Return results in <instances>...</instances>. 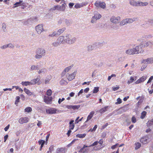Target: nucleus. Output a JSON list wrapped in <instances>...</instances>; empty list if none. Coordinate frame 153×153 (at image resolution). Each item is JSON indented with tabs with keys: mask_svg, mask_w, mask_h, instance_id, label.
<instances>
[{
	"mask_svg": "<svg viewBox=\"0 0 153 153\" xmlns=\"http://www.w3.org/2000/svg\"><path fill=\"white\" fill-rule=\"evenodd\" d=\"M153 79V76H151L150 77V78H149V79L148 81L147 82V83H149L150 82H151V81Z\"/></svg>",
	"mask_w": 153,
	"mask_h": 153,
	"instance_id": "nucleus-64",
	"label": "nucleus"
},
{
	"mask_svg": "<svg viewBox=\"0 0 153 153\" xmlns=\"http://www.w3.org/2000/svg\"><path fill=\"white\" fill-rule=\"evenodd\" d=\"M147 113L146 111H143L141 113V115L140 117V118L141 119H144L146 114Z\"/></svg>",
	"mask_w": 153,
	"mask_h": 153,
	"instance_id": "nucleus-45",
	"label": "nucleus"
},
{
	"mask_svg": "<svg viewBox=\"0 0 153 153\" xmlns=\"http://www.w3.org/2000/svg\"><path fill=\"white\" fill-rule=\"evenodd\" d=\"M99 90V87H95L94 88V89L93 91V92L94 93H97Z\"/></svg>",
	"mask_w": 153,
	"mask_h": 153,
	"instance_id": "nucleus-48",
	"label": "nucleus"
},
{
	"mask_svg": "<svg viewBox=\"0 0 153 153\" xmlns=\"http://www.w3.org/2000/svg\"><path fill=\"white\" fill-rule=\"evenodd\" d=\"M65 38L64 36H59L57 39V41L59 42L60 44H64L65 43Z\"/></svg>",
	"mask_w": 153,
	"mask_h": 153,
	"instance_id": "nucleus-21",
	"label": "nucleus"
},
{
	"mask_svg": "<svg viewBox=\"0 0 153 153\" xmlns=\"http://www.w3.org/2000/svg\"><path fill=\"white\" fill-rule=\"evenodd\" d=\"M117 102H116L115 104H120L122 102V100L120 98H118L117 100Z\"/></svg>",
	"mask_w": 153,
	"mask_h": 153,
	"instance_id": "nucleus-52",
	"label": "nucleus"
},
{
	"mask_svg": "<svg viewBox=\"0 0 153 153\" xmlns=\"http://www.w3.org/2000/svg\"><path fill=\"white\" fill-rule=\"evenodd\" d=\"M7 45V47H9L11 48H13L14 47V45L11 43H9Z\"/></svg>",
	"mask_w": 153,
	"mask_h": 153,
	"instance_id": "nucleus-55",
	"label": "nucleus"
},
{
	"mask_svg": "<svg viewBox=\"0 0 153 153\" xmlns=\"http://www.w3.org/2000/svg\"><path fill=\"white\" fill-rule=\"evenodd\" d=\"M65 23L66 24V25L67 26H69L70 24V23L69 20H68L67 19H65Z\"/></svg>",
	"mask_w": 153,
	"mask_h": 153,
	"instance_id": "nucleus-58",
	"label": "nucleus"
},
{
	"mask_svg": "<svg viewBox=\"0 0 153 153\" xmlns=\"http://www.w3.org/2000/svg\"><path fill=\"white\" fill-rule=\"evenodd\" d=\"M143 44L142 42H141L139 45L136 46L135 48H134L136 54H139V53H143V50L142 49L143 47Z\"/></svg>",
	"mask_w": 153,
	"mask_h": 153,
	"instance_id": "nucleus-5",
	"label": "nucleus"
},
{
	"mask_svg": "<svg viewBox=\"0 0 153 153\" xmlns=\"http://www.w3.org/2000/svg\"><path fill=\"white\" fill-rule=\"evenodd\" d=\"M37 33L39 34H40L43 31V26L42 25H38L36 26L35 27Z\"/></svg>",
	"mask_w": 153,
	"mask_h": 153,
	"instance_id": "nucleus-16",
	"label": "nucleus"
},
{
	"mask_svg": "<svg viewBox=\"0 0 153 153\" xmlns=\"http://www.w3.org/2000/svg\"><path fill=\"white\" fill-rule=\"evenodd\" d=\"M40 76H38L36 79H34L30 81L31 85H35L40 80Z\"/></svg>",
	"mask_w": 153,
	"mask_h": 153,
	"instance_id": "nucleus-19",
	"label": "nucleus"
},
{
	"mask_svg": "<svg viewBox=\"0 0 153 153\" xmlns=\"http://www.w3.org/2000/svg\"><path fill=\"white\" fill-rule=\"evenodd\" d=\"M149 141V138L147 136H145L141 138L140 142L143 144H146Z\"/></svg>",
	"mask_w": 153,
	"mask_h": 153,
	"instance_id": "nucleus-12",
	"label": "nucleus"
},
{
	"mask_svg": "<svg viewBox=\"0 0 153 153\" xmlns=\"http://www.w3.org/2000/svg\"><path fill=\"white\" fill-rule=\"evenodd\" d=\"M21 84L23 86H27V85H31V83H30V81H26V82H22L21 83Z\"/></svg>",
	"mask_w": 153,
	"mask_h": 153,
	"instance_id": "nucleus-27",
	"label": "nucleus"
},
{
	"mask_svg": "<svg viewBox=\"0 0 153 153\" xmlns=\"http://www.w3.org/2000/svg\"><path fill=\"white\" fill-rule=\"evenodd\" d=\"M138 20V18L137 17L133 18H126L123 20L120 23V25H124L127 23H131L135 21H137Z\"/></svg>",
	"mask_w": 153,
	"mask_h": 153,
	"instance_id": "nucleus-4",
	"label": "nucleus"
},
{
	"mask_svg": "<svg viewBox=\"0 0 153 153\" xmlns=\"http://www.w3.org/2000/svg\"><path fill=\"white\" fill-rule=\"evenodd\" d=\"M58 35L56 31H53L51 33L49 34L48 35L49 37H53Z\"/></svg>",
	"mask_w": 153,
	"mask_h": 153,
	"instance_id": "nucleus-32",
	"label": "nucleus"
},
{
	"mask_svg": "<svg viewBox=\"0 0 153 153\" xmlns=\"http://www.w3.org/2000/svg\"><path fill=\"white\" fill-rule=\"evenodd\" d=\"M38 143L39 145H44L45 143V141L43 140H40L39 141Z\"/></svg>",
	"mask_w": 153,
	"mask_h": 153,
	"instance_id": "nucleus-53",
	"label": "nucleus"
},
{
	"mask_svg": "<svg viewBox=\"0 0 153 153\" xmlns=\"http://www.w3.org/2000/svg\"><path fill=\"white\" fill-rule=\"evenodd\" d=\"M65 4H63L62 5H56L54 7L52 8V9L53 10H59L62 11H64L65 9Z\"/></svg>",
	"mask_w": 153,
	"mask_h": 153,
	"instance_id": "nucleus-7",
	"label": "nucleus"
},
{
	"mask_svg": "<svg viewBox=\"0 0 153 153\" xmlns=\"http://www.w3.org/2000/svg\"><path fill=\"white\" fill-rule=\"evenodd\" d=\"M112 28L114 29H117L118 28V26L115 25H113Z\"/></svg>",
	"mask_w": 153,
	"mask_h": 153,
	"instance_id": "nucleus-61",
	"label": "nucleus"
},
{
	"mask_svg": "<svg viewBox=\"0 0 153 153\" xmlns=\"http://www.w3.org/2000/svg\"><path fill=\"white\" fill-rule=\"evenodd\" d=\"M52 99L53 98L51 97L45 96L44 97V101L47 104H50Z\"/></svg>",
	"mask_w": 153,
	"mask_h": 153,
	"instance_id": "nucleus-13",
	"label": "nucleus"
},
{
	"mask_svg": "<svg viewBox=\"0 0 153 153\" xmlns=\"http://www.w3.org/2000/svg\"><path fill=\"white\" fill-rule=\"evenodd\" d=\"M38 65H33L31 66L30 67V70H38Z\"/></svg>",
	"mask_w": 153,
	"mask_h": 153,
	"instance_id": "nucleus-36",
	"label": "nucleus"
},
{
	"mask_svg": "<svg viewBox=\"0 0 153 153\" xmlns=\"http://www.w3.org/2000/svg\"><path fill=\"white\" fill-rule=\"evenodd\" d=\"M132 122L133 123H135L136 122V119L134 116H133L131 118Z\"/></svg>",
	"mask_w": 153,
	"mask_h": 153,
	"instance_id": "nucleus-56",
	"label": "nucleus"
},
{
	"mask_svg": "<svg viewBox=\"0 0 153 153\" xmlns=\"http://www.w3.org/2000/svg\"><path fill=\"white\" fill-rule=\"evenodd\" d=\"M2 28L3 30L4 31H5V30L6 29V25L5 23H3L2 24Z\"/></svg>",
	"mask_w": 153,
	"mask_h": 153,
	"instance_id": "nucleus-50",
	"label": "nucleus"
},
{
	"mask_svg": "<svg viewBox=\"0 0 153 153\" xmlns=\"http://www.w3.org/2000/svg\"><path fill=\"white\" fill-rule=\"evenodd\" d=\"M146 76H143L141 78L139 79L136 81L135 82V84H138L139 83L143 82L146 80Z\"/></svg>",
	"mask_w": 153,
	"mask_h": 153,
	"instance_id": "nucleus-20",
	"label": "nucleus"
},
{
	"mask_svg": "<svg viewBox=\"0 0 153 153\" xmlns=\"http://www.w3.org/2000/svg\"><path fill=\"white\" fill-rule=\"evenodd\" d=\"M147 65H143L141 67L140 70L141 71H143V70L146 67Z\"/></svg>",
	"mask_w": 153,
	"mask_h": 153,
	"instance_id": "nucleus-60",
	"label": "nucleus"
},
{
	"mask_svg": "<svg viewBox=\"0 0 153 153\" xmlns=\"http://www.w3.org/2000/svg\"><path fill=\"white\" fill-rule=\"evenodd\" d=\"M129 3L131 5L135 7L144 6L148 4V3L146 2H143L140 1H136L134 0H130Z\"/></svg>",
	"mask_w": 153,
	"mask_h": 153,
	"instance_id": "nucleus-2",
	"label": "nucleus"
},
{
	"mask_svg": "<svg viewBox=\"0 0 153 153\" xmlns=\"http://www.w3.org/2000/svg\"><path fill=\"white\" fill-rule=\"evenodd\" d=\"M142 43L143 44V47H147L149 45L148 42H146V41L143 42Z\"/></svg>",
	"mask_w": 153,
	"mask_h": 153,
	"instance_id": "nucleus-47",
	"label": "nucleus"
},
{
	"mask_svg": "<svg viewBox=\"0 0 153 153\" xmlns=\"http://www.w3.org/2000/svg\"><path fill=\"white\" fill-rule=\"evenodd\" d=\"M65 100V98H62V99L59 98V99L58 102L59 104H60L61 102Z\"/></svg>",
	"mask_w": 153,
	"mask_h": 153,
	"instance_id": "nucleus-59",
	"label": "nucleus"
},
{
	"mask_svg": "<svg viewBox=\"0 0 153 153\" xmlns=\"http://www.w3.org/2000/svg\"><path fill=\"white\" fill-rule=\"evenodd\" d=\"M73 65H72L69 66L68 67L65 68L64 70L66 72H67L70 70V69L73 67Z\"/></svg>",
	"mask_w": 153,
	"mask_h": 153,
	"instance_id": "nucleus-38",
	"label": "nucleus"
},
{
	"mask_svg": "<svg viewBox=\"0 0 153 153\" xmlns=\"http://www.w3.org/2000/svg\"><path fill=\"white\" fill-rule=\"evenodd\" d=\"M86 135V134H76V137H77L82 138L85 137Z\"/></svg>",
	"mask_w": 153,
	"mask_h": 153,
	"instance_id": "nucleus-30",
	"label": "nucleus"
},
{
	"mask_svg": "<svg viewBox=\"0 0 153 153\" xmlns=\"http://www.w3.org/2000/svg\"><path fill=\"white\" fill-rule=\"evenodd\" d=\"M7 48V45H4L0 47V48L2 49H5Z\"/></svg>",
	"mask_w": 153,
	"mask_h": 153,
	"instance_id": "nucleus-57",
	"label": "nucleus"
},
{
	"mask_svg": "<svg viewBox=\"0 0 153 153\" xmlns=\"http://www.w3.org/2000/svg\"><path fill=\"white\" fill-rule=\"evenodd\" d=\"M153 125V118L149 120L147 123V125L148 127H150Z\"/></svg>",
	"mask_w": 153,
	"mask_h": 153,
	"instance_id": "nucleus-31",
	"label": "nucleus"
},
{
	"mask_svg": "<svg viewBox=\"0 0 153 153\" xmlns=\"http://www.w3.org/2000/svg\"><path fill=\"white\" fill-rule=\"evenodd\" d=\"M29 121V118L27 117H22L20 118L19 120V123L22 124L27 123Z\"/></svg>",
	"mask_w": 153,
	"mask_h": 153,
	"instance_id": "nucleus-14",
	"label": "nucleus"
},
{
	"mask_svg": "<svg viewBox=\"0 0 153 153\" xmlns=\"http://www.w3.org/2000/svg\"><path fill=\"white\" fill-rule=\"evenodd\" d=\"M134 49V48L132 49H129L126 50L125 52L126 54L129 55H133L136 54V53L135 52V51Z\"/></svg>",
	"mask_w": 153,
	"mask_h": 153,
	"instance_id": "nucleus-18",
	"label": "nucleus"
},
{
	"mask_svg": "<svg viewBox=\"0 0 153 153\" xmlns=\"http://www.w3.org/2000/svg\"><path fill=\"white\" fill-rule=\"evenodd\" d=\"M89 147V146L84 145L83 147L81 148L78 151L79 153H87L89 151V149L88 147Z\"/></svg>",
	"mask_w": 153,
	"mask_h": 153,
	"instance_id": "nucleus-10",
	"label": "nucleus"
},
{
	"mask_svg": "<svg viewBox=\"0 0 153 153\" xmlns=\"http://www.w3.org/2000/svg\"><path fill=\"white\" fill-rule=\"evenodd\" d=\"M153 36L151 34H149L147 35H145L143 36V38L145 39H150Z\"/></svg>",
	"mask_w": 153,
	"mask_h": 153,
	"instance_id": "nucleus-43",
	"label": "nucleus"
},
{
	"mask_svg": "<svg viewBox=\"0 0 153 153\" xmlns=\"http://www.w3.org/2000/svg\"><path fill=\"white\" fill-rule=\"evenodd\" d=\"M95 46V44H93L92 45H89L87 47L88 51L89 52L92 51L94 49Z\"/></svg>",
	"mask_w": 153,
	"mask_h": 153,
	"instance_id": "nucleus-24",
	"label": "nucleus"
},
{
	"mask_svg": "<svg viewBox=\"0 0 153 153\" xmlns=\"http://www.w3.org/2000/svg\"><path fill=\"white\" fill-rule=\"evenodd\" d=\"M15 6L13 7H16L19 6H22V8L24 9L26 6V4L22 1L20 0L19 2H16L14 4Z\"/></svg>",
	"mask_w": 153,
	"mask_h": 153,
	"instance_id": "nucleus-9",
	"label": "nucleus"
},
{
	"mask_svg": "<svg viewBox=\"0 0 153 153\" xmlns=\"http://www.w3.org/2000/svg\"><path fill=\"white\" fill-rule=\"evenodd\" d=\"M57 110L55 108H50L49 109L46 110V112L48 114H54L56 113V111Z\"/></svg>",
	"mask_w": 153,
	"mask_h": 153,
	"instance_id": "nucleus-17",
	"label": "nucleus"
},
{
	"mask_svg": "<svg viewBox=\"0 0 153 153\" xmlns=\"http://www.w3.org/2000/svg\"><path fill=\"white\" fill-rule=\"evenodd\" d=\"M135 149L137 150L139 149L141 146V144L138 142L136 143H135Z\"/></svg>",
	"mask_w": 153,
	"mask_h": 153,
	"instance_id": "nucleus-42",
	"label": "nucleus"
},
{
	"mask_svg": "<svg viewBox=\"0 0 153 153\" xmlns=\"http://www.w3.org/2000/svg\"><path fill=\"white\" fill-rule=\"evenodd\" d=\"M36 54L35 58L37 59H39L44 56L46 54V51L44 48H38L36 51Z\"/></svg>",
	"mask_w": 153,
	"mask_h": 153,
	"instance_id": "nucleus-1",
	"label": "nucleus"
},
{
	"mask_svg": "<svg viewBox=\"0 0 153 153\" xmlns=\"http://www.w3.org/2000/svg\"><path fill=\"white\" fill-rule=\"evenodd\" d=\"M146 60L147 63H152L153 62V57L148 58L146 59Z\"/></svg>",
	"mask_w": 153,
	"mask_h": 153,
	"instance_id": "nucleus-29",
	"label": "nucleus"
},
{
	"mask_svg": "<svg viewBox=\"0 0 153 153\" xmlns=\"http://www.w3.org/2000/svg\"><path fill=\"white\" fill-rule=\"evenodd\" d=\"M46 71V70L45 68H43L39 70L38 71V72L39 74H41L42 73H44Z\"/></svg>",
	"mask_w": 153,
	"mask_h": 153,
	"instance_id": "nucleus-37",
	"label": "nucleus"
},
{
	"mask_svg": "<svg viewBox=\"0 0 153 153\" xmlns=\"http://www.w3.org/2000/svg\"><path fill=\"white\" fill-rule=\"evenodd\" d=\"M51 78V76H47L45 80V83L47 84L49 82Z\"/></svg>",
	"mask_w": 153,
	"mask_h": 153,
	"instance_id": "nucleus-44",
	"label": "nucleus"
},
{
	"mask_svg": "<svg viewBox=\"0 0 153 153\" xmlns=\"http://www.w3.org/2000/svg\"><path fill=\"white\" fill-rule=\"evenodd\" d=\"M134 81H135L134 78L132 76H131L130 77L129 80L127 82V83L128 84H130L133 82Z\"/></svg>",
	"mask_w": 153,
	"mask_h": 153,
	"instance_id": "nucleus-41",
	"label": "nucleus"
},
{
	"mask_svg": "<svg viewBox=\"0 0 153 153\" xmlns=\"http://www.w3.org/2000/svg\"><path fill=\"white\" fill-rule=\"evenodd\" d=\"M98 143V141H96L94 142L93 144L89 146V147L97 145Z\"/></svg>",
	"mask_w": 153,
	"mask_h": 153,
	"instance_id": "nucleus-54",
	"label": "nucleus"
},
{
	"mask_svg": "<svg viewBox=\"0 0 153 153\" xmlns=\"http://www.w3.org/2000/svg\"><path fill=\"white\" fill-rule=\"evenodd\" d=\"M57 153H65V148H62L57 149Z\"/></svg>",
	"mask_w": 153,
	"mask_h": 153,
	"instance_id": "nucleus-28",
	"label": "nucleus"
},
{
	"mask_svg": "<svg viewBox=\"0 0 153 153\" xmlns=\"http://www.w3.org/2000/svg\"><path fill=\"white\" fill-rule=\"evenodd\" d=\"M32 111V109L31 107H27L25 108V112L29 113L31 112Z\"/></svg>",
	"mask_w": 153,
	"mask_h": 153,
	"instance_id": "nucleus-39",
	"label": "nucleus"
},
{
	"mask_svg": "<svg viewBox=\"0 0 153 153\" xmlns=\"http://www.w3.org/2000/svg\"><path fill=\"white\" fill-rule=\"evenodd\" d=\"M120 20V18L119 16L117 17L114 16H112L110 18V20L111 22L114 24H117L118 22H119Z\"/></svg>",
	"mask_w": 153,
	"mask_h": 153,
	"instance_id": "nucleus-11",
	"label": "nucleus"
},
{
	"mask_svg": "<svg viewBox=\"0 0 153 153\" xmlns=\"http://www.w3.org/2000/svg\"><path fill=\"white\" fill-rule=\"evenodd\" d=\"M94 5L97 8L100 7L102 9H104L106 7V4L104 1H96Z\"/></svg>",
	"mask_w": 153,
	"mask_h": 153,
	"instance_id": "nucleus-6",
	"label": "nucleus"
},
{
	"mask_svg": "<svg viewBox=\"0 0 153 153\" xmlns=\"http://www.w3.org/2000/svg\"><path fill=\"white\" fill-rule=\"evenodd\" d=\"M60 83L61 85H67L68 84V82L62 79L60 80Z\"/></svg>",
	"mask_w": 153,
	"mask_h": 153,
	"instance_id": "nucleus-40",
	"label": "nucleus"
},
{
	"mask_svg": "<svg viewBox=\"0 0 153 153\" xmlns=\"http://www.w3.org/2000/svg\"><path fill=\"white\" fill-rule=\"evenodd\" d=\"M54 146L53 145L51 146L49 149V150L50 152V153H53V150Z\"/></svg>",
	"mask_w": 153,
	"mask_h": 153,
	"instance_id": "nucleus-49",
	"label": "nucleus"
},
{
	"mask_svg": "<svg viewBox=\"0 0 153 153\" xmlns=\"http://www.w3.org/2000/svg\"><path fill=\"white\" fill-rule=\"evenodd\" d=\"M97 20L99 19L102 16L101 14L98 13H96L95 14L94 16Z\"/></svg>",
	"mask_w": 153,
	"mask_h": 153,
	"instance_id": "nucleus-35",
	"label": "nucleus"
},
{
	"mask_svg": "<svg viewBox=\"0 0 153 153\" xmlns=\"http://www.w3.org/2000/svg\"><path fill=\"white\" fill-rule=\"evenodd\" d=\"M66 30L65 27H63L61 29H59L57 33L58 35H60L61 33H62Z\"/></svg>",
	"mask_w": 153,
	"mask_h": 153,
	"instance_id": "nucleus-26",
	"label": "nucleus"
},
{
	"mask_svg": "<svg viewBox=\"0 0 153 153\" xmlns=\"http://www.w3.org/2000/svg\"><path fill=\"white\" fill-rule=\"evenodd\" d=\"M16 148L17 149H19L20 148V143H16Z\"/></svg>",
	"mask_w": 153,
	"mask_h": 153,
	"instance_id": "nucleus-63",
	"label": "nucleus"
},
{
	"mask_svg": "<svg viewBox=\"0 0 153 153\" xmlns=\"http://www.w3.org/2000/svg\"><path fill=\"white\" fill-rule=\"evenodd\" d=\"M52 93V91L51 90V89H48L47 91L46 94L48 95V96H51Z\"/></svg>",
	"mask_w": 153,
	"mask_h": 153,
	"instance_id": "nucleus-46",
	"label": "nucleus"
},
{
	"mask_svg": "<svg viewBox=\"0 0 153 153\" xmlns=\"http://www.w3.org/2000/svg\"><path fill=\"white\" fill-rule=\"evenodd\" d=\"M24 91L25 93L29 95L30 96L32 94V93L30 91L27 89L26 88H24Z\"/></svg>",
	"mask_w": 153,
	"mask_h": 153,
	"instance_id": "nucleus-33",
	"label": "nucleus"
},
{
	"mask_svg": "<svg viewBox=\"0 0 153 153\" xmlns=\"http://www.w3.org/2000/svg\"><path fill=\"white\" fill-rule=\"evenodd\" d=\"M65 106L66 108L68 109H73L74 110H76V109H78L79 108L80 106V105H65Z\"/></svg>",
	"mask_w": 153,
	"mask_h": 153,
	"instance_id": "nucleus-15",
	"label": "nucleus"
},
{
	"mask_svg": "<svg viewBox=\"0 0 153 153\" xmlns=\"http://www.w3.org/2000/svg\"><path fill=\"white\" fill-rule=\"evenodd\" d=\"M119 88V87L118 86L117 87H112L113 90L114 91H116Z\"/></svg>",
	"mask_w": 153,
	"mask_h": 153,
	"instance_id": "nucleus-62",
	"label": "nucleus"
},
{
	"mask_svg": "<svg viewBox=\"0 0 153 153\" xmlns=\"http://www.w3.org/2000/svg\"><path fill=\"white\" fill-rule=\"evenodd\" d=\"M74 120H71L69 123L70 129H73L75 126L74 124Z\"/></svg>",
	"mask_w": 153,
	"mask_h": 153,
	"instance_id": "nucleus-23",
	"label": "nucleus"
},
{
	"mask_svg": "<svg viewBox=\"0 0 153 153\" xmlns=\"http://www.w3.org/2000/svg\"><path fill=\"white\" fill-rule=\"evenodd\" d=\"M97 20V19L93 16L92 18L91 22L92 23H95Z\"/></svg>",
	"mask_w": 153,
	"mask_h": 153,
	"instance_id": "nucleus-51",
	"label": "nucleus"
},
{
	"mask_svg": "<svg viewBox=\"0 0 153 153\" xmlns=\"http://www.w3.org/2000/svg\"><path fill=\"white\" fill-rule=\"evenodd\" d=\"M61 44L57 40L52 44V45L54 47H56L59 45Z\"/></svg>",
	"mask_w": 153,
	"mask_h": 153,
	"instance_id": "nucleus-34",
	"label": "nucleus"
},
{
	"mask_svg": "<svg viewBox=\"0 0 153 153\" xmlns=\"http://www.w3.org/2000/svg\"><path fill=\"white\" fill-rule=\"evenodd\" d=\"M76 40V38L75 37H72L71 35L66 34L65 35V41L66 42L69 44L74 43Z\"/></svg>",
	"mask_w": 153,
	"mask_h": 153,
	"instance_id": "nucleus-3",
	"label": "nucleus"
},
{
	"mask_svg": "<svg viewBox=\"0 0 153 153\" xmlns=\"http://www.w3.org/2000/svg\"><path fill=\"white\" fill-rule=\"evenodd\" d=\"M108 108V106H105L103 108H102L100 109L99 111V112H100L101 114H102L107 111V109Z\"/></svg>",
	"mask_w": 153,
	"mask_h": 153,
	"instance_id": "nucleus-25",
	"label": "nucleus"
},
{
	"mask_svg": "<svg viewBox=\"0 0 153 153\" xmlns=\"http://www.w3.org/2000/svg\"><path fill=\"white\" fill-rule=\"evenodd\" d=\"M76 73V71H74L71 74L67 73L66 75V77L69 81H71L75 78Z\"/></svg>",
	"mask_w": 153,
	"mask_h": 153,
	"instance_id": "nucleus-8",
	"label": "nucleus"
},
{
	"mask_svg": "<svg viewBox=\"0 0 153 153\" xmlns=\"http://www.w3.org/2000/svg\"><path fill=\"white\" fill-rule=\"evenodd\" d=\"M94 111H92L90 112L89 115L88 116L87 119L86 121L85 122V123L87 122L89 120L91 119L93 116L94 114Z\"/></svg>",
	"mask_w": 153,
	"mask_h": 153,
	"instance_id": "nucleus-22",
	"label": "nucleus"
}]
</instances>
